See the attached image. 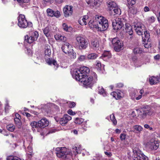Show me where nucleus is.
Listing matches in <instances>:
<instances>
[{
    "label": "nucleus",
    "mask_w": 160,
    "mask_h": 160,
    "mask_svg": "<svg viewBox=\"0 0 160 160\" xmlns=\"http://www.w3.org/2000/svg\"><path fill=\"white\" fill-rule=\"evenodd\" d=\"M7 130L10 132H13L15 129V126L13 124H10L7 126Z\"/></svg>",
    "instance_id": "nucleus-39"
},
{
    "label": "nucleus",
    "mask_w": 160,
    "mask_h": 160,
    "mask_svg": "<svg viewBox=\"0 0 160 160\" xmlns=\"http://www.w3.org/2000/svg\"><path fill=\"white\" fill-rule=\"evenodd\" d=\"M87 58L86 56L84 55H81L78 58V60L82 62L84 61Z\"/></svg>",
    "instance_id": "nucleus-47"
},
{
    "label": "nucleus",
    "mask_w": 160,
    "mask_h": 160,
    "mask_svg": "<svg viewBox=\"0 0 160 160\" xmlns=\"http://www.w3.org/2000/svg\"><path fill=\"white\" fill-rule=\"evenodd\" d=\"M33 37H34V38H36V40L39 36V34L38 32H35L33 34Z\"/></svg>",
    "instance_id": "nucleus-59"
},
{
    "label": "nucleus",
    "mask_w": 160,
    "mask_h": 160,
    "mask_svg": "<svg viewBox=\"0 0 160 160\" xmlns=\"http://www.w3.org/2000/svg\"><path fill=\"white\" fill-rule=\"evenodd\" d=\"M76 80L80 82L84 85L91 87L97 80V75L94 72H92V75L89 77L88 76L82 78L77 77Z\"/></svg>",
    "instance_id": "nucleus-1"
},
{
    "label": "nucleus",
    "mask_w": 160,
    "mask_h": 160,
    "mask_svg": "<svg viewBox=\"0 0 160 160\" xmlns=\"http://www.w3.org/2000/svg\"><path fill=\"white\" fill-rule=\"evenodd\" d=\"M143 44H144V47L146 48H148L151 47L150 43L148 41L147 42V41L143 40Z\"/></svg>",
    "instance_id": "nucleus-42"
},
{
    "label": "nucleus",
    "mask_w": 160,
    "mask_h": 160,
    "mask_svg": "<svg viewBox=\"0 0 160 160\" xmlns=\"http://www.w3.org/2000/svg\"><path fill=\"white\" fill-rule=\"evenodd\" d=\"M82 149L81 145H76L72 148L71 154L72 156H76L78 153H80Z\"/></svg>",
    "instance_id": "nucleus-14"
},
{
    "label": "nucleus",
    "mask_w": 160,
    "mask_h": 160,
    "mask_svg": "<svg viewBox=\"0 0 160 160\" xmlns=\"http://www.w3.org/2000/svg\"><path fill=\"white\" fill-rule=\"evenodd\" d=\"M38 122H36L35 121H33L31 123L30 125L32 128H38L39 126H38Z\"/></svg>",
    "instance_id": "nucleus-45"
},
{
    "label": "nucleus",
    "mask_w": 160,
    "mask_h": 160,
    "mask_svg": "<svg viewBox=\"0 0 160 160\" xmlns=\"http://www.w3.org/2000/svg\"><path fill=\"white\" fill-rule=\"evenodd\" d=\"M142 52V49L139 47L135 48L133 50V52L135 54H140Z\"/></svg>",
    "instance_id": "nucleus-36"
},
{
    "label": "nucleus",
    "mask_w": 160,
    "mask_h": 160,
    "mask_svg": "<svg viewBox=\"0 0 160 160\" xmlns=\"http://www.w3.org/2000/svg\"><path fill=\"white\" fill-rule=\"evenodd\" d=\"M38 123L39 128H44L48 125L49 122L47 119L42 118L38 121Z\"/></svg>",
    "instance_id": "nucleus-17"
},
{
    "label": "nucleus",
    "mask_w": 160,
    "mask_h": 160,
    "mask_svg": "<svg viewBox=\"0 0 160 160\" xmlns=\"http://www.w3.org/2000/svg\"><path fill=\"white\" fill-rule=\"evenodd\" d=\"M76 39L79 45L80 49H85L86 48L88 42L84 38L81 36H78L76 37Z\"/></svg>",
    "instance_id": "nucleus-9"
},
{
    "label": "nucleus",
    "mask_w": 160,
    "mask_h": 160,
    "mask_svg": "<svg viewBox=\"0 0 160 160\" xmlns=\"http://www.w3.org/2000/svg\"><path fill=\"white\" fill-rule=\"evenodd\" d=\"M76 105V103L74 102H71V108H73Z\"/></svg>",
    "instance_id": "nucleus-62"
},
{
    "label": "nucleus",
    "mask_w": 160,
    "mask_h": 160,
    "mask_svg": "<svg viewBox=\"0 0 160 160\" xmlns=\"http://www.w3.org/2000/svg\"><path fill=\"white\" fill-rule=\"evenodd\" d=\"M47 12L48 16L53 17V15H54V11L51 9L48 8L47 9Z\"/></svg>",
    "instance_id": "nucleus-48"
},
{
    "label": "nucleus",
    "mask_w": 160,
    "mask_h": 160,
    "mask_svg": "<svg viewBox=\"0 0 160 160\" xmlns=\"http://www.w3.org/2000/svg\"><path fill=\"white\" fill-rule=\"evenodd\" d=\"M63 12L65 17H69L70 13V5H66L63 8Z\"/></svg>",
    "instance_id": "nucleus-23"
},
{
    "label": "nucleus",
    "mask_w": 160,
    "mask_h": 160,
    "mask_svg": "<svg viewBox=\"0 0 160 160\" xmlns=\"http://www.w3.org/2000/svg\"><path fill=\"white\" fill-rule=\"evenodd\" d=\"M159 144L158 141L152 139L148 142L146 145V147L150 151L156 150L158 148Z\"/></svg>",
    "instance_id": "nucleus-7"
},
{
    "label": "nucleus",
    "mask_w": 160,
    "mask_h": 160,
    "mask_svg": "<svg viewBox=\"0 0 160 160\" xmlns=\"http://www.w3.org/2000/svg\"><path fill=\"white\" fill-rule=\"evenodd\" d=\"M5 131L4 129H0V133H2L3 134L5 135L8 136V134H5Z\"/></svg>",
    "instance_id": "nucleus-61"
},
{
    "label": "nucleus",
    "mask_w": 160,
    "mask_h": 160,
    "mask_svg": "<svg viewBox=\"0 0 160 160\" xmlns=\"http://www.w3.org/2000/svg\"><path fill=\"white\" fill-rule=\"evenodd\" d=\"M35 40H36V38H34L33 37L31 36L29 37L27 35L25 36V41L28 43H32Z\"/></svg>",
    "instance_id": "nucleus-30"
},
{
    "label": "nucleus",
    "mask_w": 160,
    "mask_h": 160,
    "mask_svg": "<svg viewBox=\"0 0 160 160\" xmlns=\"http://www.w3.org/2000/svg\"><path fill=\"white\" fill-rule=\"evenodd\" d=\"M111 95L116 99H119L123 97V94L120 91H117V92H113L111 93Z\"/></svg>",
    "instance_id": "nucleus-18"
},
{
    "label": "nucleus",
    "mask_w": 160,
    "mask_h": 160,
    "mask_svg": "<svg viewBox=\"0 0 160 160\" xmlns=\"http://www.w3.org/2000/svg\"><path fill=\"white\" fill-rule=\"evenodd\" d=\"M114 50L117 52L121 50L123 46V44L121 42L118 38H114L112 41Z\"/></svg>",
    "instance_id": "nucleus-8"
},
{
    "label": "nucleus",
    "mask_w": 160,
    "mask_h": 160,
    "mask_svg": "<svg viewBox=\"0 0 160 160\" xmlns=\"http://www.w3.org/2000/svg\"><path fill=\"white\" fill-rule=\"evenodd\" d=\"M125 27V30L127 33H128L130 35L132 36L133 34V31L131 26L128 23H126Z\"/></svg>",
    "instance_id": "nucleus-24"
},
{
    "label": "nucleus",
    "mask_w": 160,
    "mask_h": 160,
    "mask_svg": "<svg viewBox=\"0 0 160 160\" xmlns=\"http://www.w3.org/2000/svg\"><path fill=\"white\" fill-rule=\"evenodd\" d=\"M145 95L144 90L141 89L139 91V93L138 91H135L130 94V96L132 99H135L137 100H139L142 98V96Z\"/></svg>",
    "instance_id": "nucleus-10"
},
{
    "label": "nucleus",
    "mask_w": 160,
    "mask_h": 160,
    "mask_svg": "<svg viewBox=\"0 0 160 160\" xmlns=\"http://www.w3.org/2000/svg\"><path fill=\"white\" fill-rule=\"evenodd\" d=\"M132 13L133 14H135L137 12V10L136 9H132L131 11Z\"/></svg>",
    "instance_id": "nucleus-63"
},
{
    "label": "nucleus",
    "mask_w": 160,
    "mask_h": 160,
    "mask_svg": "<svg viewBox=\"0 0 160 160\" xmlns=\"http://www.w3.org/2000/svg\"><path fill=\"white\" fill-rule=\"evenodd\" d=\"M97 64L95 66V68L98 70H101V63L99 61H97Z\"/></svg>",
    "instance_id": "nucleus-52"
},
{
    "label": "nucleus",
    "mask_w": 160,
    "mask_h": 160,
    "mask_svg": "<svg viewBox=\"0 0 160 160\" xmlns=\"http://www.w3.org/2000/svg\"><path fill=\"white\" fill-rule=\"evenodd\" d=\"M86 2L88 4H90L91 6H94L97 5L99 1V0H86Z\"/></svg>",
    "instance_id": "nucleus-33"
},
{
    "label": "nucleus",
    "mask_w": 160,
    "mask_h": 160,
    "mask_svg": "<svg viewBox=\"0 0 160 160\" xmlns=\"http://www.w3.org/2000/svg\"><path fill=\"white\" fill-rule=\"evenodd\" d=\"M144 127L147 129H148L149 130L152 131L153 130V128L152 127H150V126L147 124H145L144 125Z\"/></svg>",
    "instance_id": "nucleus-57"
},
{
    "label": "nucleus",
    "mask_w": 160,
    "mask_h": 160,
    "mask_svg": "<svg viewBox=\"0 0 160 160\" xmlns=\"http://www.w3.org/2000/svg\"><path fill=\"white\" fill-rule=\"evenodd\" d=\"M7 160H23L16 156H10L7 158Z\"/></svg>",
    "instance_id": "nucleus-43"
},
{
    "label": "nucleus",
    "mask_w": 160,
    "mask_h": 160,
    "mask_svg": "<svg viewBox=\"0 0 160 160\" xmlns=\"http://www.w3.org/2000/svg\"><path fill=\"white\" fill-rule=\"evenodd\" d=\"M43 32L46 37L48 38H49L50 36L49 33L50 29L48 27H46L43 30Z\"/></svg>",
    "instance_id": "nucleus-37"
},
{
    "label": "nucleus",
    "mask_w": 160,
    "mask_h": 160,
    "mask_svg": "<svg viewBox=\"0 0 160 160\" xmlns=\"http://www.w3.org/2000/svg\"><path fill=\"white\" fill-rule=\"evenodd\" d=\"M44 54L46 62L49 65L53 64L56 67V68H55V69H56L58 67V65L56 61L54 60L48 58L51 54V51L50 46L48 45L45 46Z\"/></svg>",
    "instance_id": "nucleus-4"
},
{
    "label": "nucleus",
    "mask_w": 160,
    "mask_h": 160,
    "mask_svg": "<svg viewBox=\"0 0 160 160\" xmlns=\"http://www.w3.org/2000/svg\"><path fill=\"white\" fill-rule=\"evenodd\" d=\"M126 135L124 133H122L120 135V138L122 141L125 140L126 138Z\"/></svg>",
    "instance_id": "nucleus-54"
},
{
    "label": "nucleus",
    "mask_w": 160,
    "mask_h": 160,
    "mask_svg": "<svg viewBox=\"0 0 160 160\" xmlns=\"http://www.w3.org/2000/svg\"><path fill=\"white\" fill-rule=\"evenodd\" d=\"M84 120L82 118H75L74 122L78 124H80L83 122L82 125V128L86 131L87 130L86 128H87V124L86 123L87 121L84 122Z\"/></svg>",
    "instance_id": "nucleus-16"
},
{
    "label": "nucleus",
    "mask_w": 160,
    "mask_h": 160,
    "mask_svg": "<svg viewBox=\"0 0 160 160\" xmlns=\"http://www.w3.org/2000/svg\"><path fill=\"white\" fill-rule=\"evenodd\" d=\"M113 11L116 14L119 15L121 14V12L120 9L117 7L113 9Z\"/></svg>",
    "instance_id": "nucleus-46"
},
{
    "label": "nucleus",
    "mask_w": 160,
    "mask_h": 160,
    "mask_svg": "<svg viewBox=\"0 0 160 160\" xmlns=\"http://www.w3.org/2000/svg\"><path fill=\"white\" fill-rule=\"evenodd\" d=\"M56 154L58 157L64 159L65 160H67L68 159L69 160V148L65 147H58L56 149Z\"/></svg>",
    "instance_id": "nucleus-3"
},
{
    "label": "nucleus",
    "mask_w": 160,
    "mask_h": 160,
    "mask_svg": "<svg viewBox=\"0 0 160 160\" xmlns=\"http://www.w3.org/2000/svg\"><path fill=\"white\" fill-rule=\"evenodd\" d=\"M88 25L89 27L92 29L95 28L98 31V24L97 21L96 20H90L88 22Z\"/></svg>",
    "instance_id": "nucleus-21"
},
{
    "label": "nucleus",
    "mask_w": 160,
    "mask_h": 160,
    "mask_svg": "<svg viewBox=\"0 0 160 160\" xmlns=\"http://www.w3.org/2000/svg\"><path fill=\"white\" fill-rule=\"evenodd\" d=\"M144 36L142 37V39L143 40L147 41V42L149 41L150 34L148 31H144Z\"/></svg>",
    "instance_id": "nucleus-32"
},
{
    "label": "nucleus",
    "mask_w": 160,
    "mask_h": 160,
    "mask_svg": "<svg viewBox=\"0 0 160 160\" xmlns=\"http://www.w3.org/2000/svg\"><path fill=\"white\" fill-rule=\"evenodd\" d=\"M69 116L67 114L65 115L64 116L60 118L59 120L60 123L62 126L65 125L69 120Z\"/></svg>",
    "instance_id": "nucleus-22"
},
{
    "label": "nucleus",
    "mask_w": 160,
    "mask_h": 160,
    "mask_svg": "<svg viewBox=\"0 0 160 160\" xmlns=\"http://www.w3.org/2000/svg\"><path fill=\"white\" fill-rule=\"evenodd\" d=\"M98 56V55L97 54L91 53L89 54L87 58L88 60H93L96 59Z\"/></svg>",
    "instance_id": "nucleus-34"
},
{
    "label": "nucleus",
    "mask_w": 160,
    "mask_h": 160,
    "mask_svg": "<svg viewBox=\"0 0 160 160\" xmlns=\"http://www.w3.org/2000/svg\"><path fill=\"white\" fill-rule=\"evenodd\" d=\"M144 11L145 12L149 11L150 10L149 8L147 6H146L144 8Z\"/></svg>",
    "instance_id": "nucleus-64"
},
{
    "label": "nucleus",
    "mask_w": 160,
    "mask_h": 160,
    "mask_svg": "<svg viewBox=\"0 0 160 160\" xmlns=\"http://www.w3.org/2000/svg\"><path fill=\"white\" fill-rule=\"evenodd\" d=\"M143 114L142 117H145L147 115L150 116L152 115L153 113V111L151 110L149 107H147L143 109Z\"/></svg>",
    "instance_id": "nucleus-19"
},
{
    "label": "nucleus",
    "mask_w": 160,
    "mask_h": 160,
    "mask_svg": "<svg viewBox=\"0 0 160 160\" xmlns=\"http://www.w3.org/2000/svg\"><path fill=\"white\" fill-rule=\"evenodd\" d=\"M10 108V107L9 106L8 102H7V103L5 105V112H7Z\"/></svg>",
    "instance_id": "nucleus-56"
},
{
    "label": "nucleus",
    "mask_w": 160,
    "mask_h": 160,
    "mask_svg": "<svg viewBox=\"0 0 160 160\" xmlns=\"http://www.w3.org/2000/svg\"><path fill=\"white\" fill-rule=\"evenodd\" d=\"M101 57L104 60H106L111 57V53L109 51H105L103 53Z\"/></svg>",
    "instance_id": "nucleus-26"
},
{
    "label": "nucleus",
    "mask_w": 160,
    "mask_h": 160,
    "mask_svg": "<svg viewBox=\"0 0 160 160\" xmlns=\"http://www.w3.org/2000/svg\"><path fill=\"white\" fill-rule=\"evenodd\" d=\"M116 85V87H117L120 88L122 87L123 86V85L122 83H119L117 84Z\"/></svg>",
    "instance_id": "nucleus-60"
},
{
    "label": "nucleus",
    "mask_w": 160,
    "mask_h": 160,
    "mask_svg": "<svg viewBox=\"0 0 160 160\" xmlns=\"http://www.w3.org/2000/svg\"><path fill=\"white\" fill-rule=\"evenodd\" d=\"M133 60L135 64L137 67H140L144 64H146V63L144 61V59L142 58H138L134 57L133 58Z\"/></svg>",
    "instance_id": "nucleus-15"
},
{
    "label": "nucleus",
    "mask_w": 160,
    "mask_h": 160,
    "mask_svg": "<svg viewBox=\"0 0 160 160\" xmlns=\"http://www.w3.org/2000/svg\"><path fill=\"white\" fill-rule=\"evenodd\" d=\"M18 25L21 28H25L27 27H30L32 26L31 22H27L24 15L20 14L18 17Z\"/></svg>",
    "instance_id": "nucleus-6"
},
{
    "label": "nucleus",
    "mask_w": 160,
    "mask_h": 160,
    "mask_svg": "<svg viewBox=\"0 0 160 160\" xmlns=\"http://www.w3.org/2000/svg\"><path fill=\"white\" fill-rule=\"evenodd\" d=\"M92 45L94 47L96 48L99 47L98 41L97 40H95L92 42Z\"/></svg>",
    "instance_id": "nucleus-44"
},
{
    "label": "nucleus",
    "mask_w": 160,
    "mask_h": 160,
    "mask_svg": "<svg viewBox=\"0 0 160 160\" xmlns=\"http://www.w3.org/2000/svg\"><path fill=\"white\" fill-rule=\"evenodd\" d=\"M124 24L121 21V19L116 18L112 22L113 29L116 32L120 30L123 26Z\"/></svg>",
    "instance_id": "nucleus-11"
},
{
    "label": "nucleus",
    "mask_w": 160,
    "mask_h": 160,
    "mask_svg": "<svg viewBox=\"0 0 160 160\" xmlns=\"http://www.w3.org/2000/svg\"><path fill=\"white\" fill-rule=\"evenodd\" d=\"M110 119L111 121L113 122L114 125H116L117 123V121L115 118V117L114 114H112L110 116Z\"/></svg>",
    "instance_id": "nucleus-41"
},
{
    "label": "nucleus",
    "mask_w": 160,
    "mask_h": 160,
    "mask_svg": "<svg viewBox=\"0 0 160 160\" xmlns=\"http://www.w3.org/2000/svg\"><path fill=\"white\" fill-rule=\"evenodd\" d=\"M108 7L110 10H112L117 6L116 3L113 1H108L107 2Z\"/></svg>",
    "instance_id": "nucleus-25"
},
{
    "label": "nucleus",
    "mask_w": 160,
    "mask_h": 160,
    "mask_svg": "<svg viewBox=\"0 0 160 160\" xmlns=\"http://www.w3.org/2000/svg\"><path fill=\"white\" fill-rule=\"evenodd\" d=\"M54 38L57 40H59L65 42L66 40V38L64 36H62L59 34H57L54 36Z\"/></svg>",
    "instance_id": "nucleus-31"
},
{
    "label": "nucleus",
    "mask_w": 160,
    "mask_h": 160,
    "mask_svg": "<svg viewBox=\"0 0 160 160\" xmlns=\"http://www.w3.org/2000/svg\"><path fill=\"white\" fill-rule=\"evenodd\" d=\"M142 127L140 125H136L133 127V132L135 133L140 132L142 130Z\"/></svg>",
    "instance_id": "nucleus-29"
},
{
    "label": "nucleus",
    "mask_w": 160,
    "mask_h": 160,
    "mask_svg": "<svg viewBox=\"0 0 160 160\" xmlns=\"http://www.w3.org/2000/svg\"><path fill=\"white\" fill-rule=\"evenodd\" d=\"M62 27L63 29L66 31H68V29L69 27H68L67 25L65 23H64L62 24Z\"/></svg>",
    "instance_id": "nucleus-55"
},
{
    "label": "nucleus",
    "mask_w": 160,
    "mask_h": 160,
    "mask_svg": "<svg viewBox=\"0 0 160 160\" xmlns=\"http://www.w3.org/2000/svg\"><path fill=\"white\" fill-rule=\"evenodd\" d=\"M133 152L134 154L133 157V160H148V158L143 154L141 153L139 151H137L134 148L133 149Z\"/></svg>",
    "instance_id": "nucleus-12"
},
{
    "label": "nucleus",
    "mask_w": 160,
    "mask_h": 160,
    "mask_svg": "<svg viewBox=\"0 0 160 160\" xmlns=\"http://www.w3.org/2000/svg\"><path fill=\"white\" fill-rule=\"evenodd\" d=\"M53 13L54 15H53V17L54 16L57 18H58L61 16L60 12L58 10L54 11Z\"/></svg>",
    "instance_id": "nucleus-51"
},
{
    "label": "nucleus",
    "mask_w": 160,
    "mask_h": 160,
    "mask_svg": "<svg viewBox=\"0 0 160 160\" xmlns=\"http://www.w3.org/2000/svg\"><path fill=\"white\" fill-rule=\"evenodd\" d=\"M88 19L89 17L88 15H85L80 18L78 22L81 25H86L89 21Z\"/></svg>",
    "instance_id": "nucleus-20"
},
{
    "label": "nucleus",
    "mask_w": 160,
    "mask_h": 160,
    "mask_svg": "<svg viewBox=\"0 0 160 160\" xmlns=\"http://www.w3.org/2000/svg\"><path fill=\"white\" fill-rule=\"evenodd\" d=\"M95 19L99 23L98 31H103L107 29L108 27V20L104 17L101 16L96 15Z\"/></svg>",
    "instance_id": "nucleus-5"
},
{
    "label": "nucleus",
    "mask_w": 160,
    "mask_h": 160,
    "mask_svg": "<svg viewBox=\"0 0 160 160\" xmlns=\"http://www.w3.org/2000/svg\"><path fill=\"white\" fill-rule=\"evenodd\" d=\"M69 43H66L64 44L62 48L63 52L65 53L69 54V53L70 49L69 48Z\"/></svg>",
    "instance_id": "nucleus-28"
},
{
    "label": "nucleus",
    "mask_w": 160,
    "mask_h": 160,
    "mask_svg": "<svg viewBox=\"0 0 160 160\" xmlns=\"http://www.w3.org/2000/svg\"><path fill=\"white\" fill-rule=\"evenodd\" d=\"M136 1V0H127L128 4L132 6L135 3Z\"/></svg>",
    "instance_id": "nucleus-53"
},
{
    "label": "nucleus",
    "mask_w": 160,
    "mask_h": 160,
    "mask_svg": "<svg viewBox=\"0 0 160 160\" xmlns=\"http://www.w3.org/2000/svg\"><path fill=\"white\" fill-rule=\"evenodd\" d=\"M99 90V93L101 94H102V95L105 97L107 96V94L106 92H105L104 90V88L102 87H99L98 88Z\"/></svg>",
    "instance_id": "nucleus-40"
},
{
    "label": "nucleus",
    "mask_w": 160,
    "mask_h": 160,
    "mask_svg": "<svg viewBox=\"0 0 160 160\" xmlns=\"http://www.w3.org/2000/svg\"><path fill=\"white\" fill-rule=\"evenodd\" d=\"M147 19V21L149 23H153L155 21V18L153 16L148 17Z\"/></svg>",
    "instance_id": "nucleus-49"
},
{
    "label": "nucleus",
    "mask_w": 160,
    "mask_h": 160,
    "mask_svg": "<svg viewBox=\"0 0 160 160\" xmlns=\"http://www.w3.org/2000/svg\"><path fill=\"white\" fill-rule=\"evenodd\" d=\"M134 29L137 33L139 35H142L144 31V27L140 22H138L134 25Z\"/></svg>",
    "instance_id": "nucleus-13"
},
{
    "label": "nucleus",
    "mask_w": 160,
    "mask_h": 160,
    "mask_svg": "<svg viewBox=\"0 0 160 160\" xmlns=\"http://www.w3.org/2000/svg\"><path fill=\"white\" fill-rule=\"evenodd\" d=\"M14 121L15 124L18 128H21L22 123L20 121V119L14 118Z\"/></svg>",
    "instance_id": "nucleus-38"
},
{
    "label": "nucleus",
    "mask_w": 160,
    "mask_h": 160,
    "mask_svg": "<svg viewBox=\"0 0 160 160\" xmlns=\"http://www.w3.org/2000/svg\"><path fill=\"white\" fill-rule=\"evenodd\" d=\"M76 57V53L74 52L73 49L71 51V59H74Z\"/></svg>",
    "instance_id": "nucleus-50"
},
{
    "label": "nucleus",
    "mask_w": 160,
    "mask_h": 160,
    "mask_svg": "<svg viewBox=\"0 0 160 160\" xmlns=\"http://www.w3.org/2000/svg\"><path fill=\"white\" fill-rule=\"evenodd\" d=\"M32 144L31 142L30 143L29 146L27 148V151L28 152V153L27 154L28 155V156L29 158L31 157L32 155Z\"/></svg>",
    "instance_id": "nucleus-35"
},
{
    "label": "nucleus",
    "mask_w": 160,
    "mask_h": 160,
    "mask_svg": "<svg viewBox=\"0 0 160 160\" xmlns=\"http://www.w3.org/2000/svg\"><path fill=\"white\" fill-rule=\"evenodd\" d=\"M105 154L107 155L108 157H110L112 156V154L111 152L108 151H105L104 152Z\"/></svg>",
    "instance_id": "nucleus-58"
},
{
    "label": "nucleus",
    "mask_w": 160,
    "mask_h": 160,
    "mask_svg": "<svg viewBox=\"0 0 160 160\" xmlns=\"http://www.w3.org/2000/svg\"><path fill=\"white\" fill-rule=\"evenodd\" d=\"M90 70L87 67L83 66L80 68L78 69H76L72 74V77L75 79L77 77L79 78L87 76V74L89 72Z\"/></svg>",
    "instance_id": "nucleus-2"
},
{
    "label": "nucleus",
    "mask_w": 160,
    "mask_h": 160,
    "mask_svg": "<svg viewBox=\"0 0 160 160\" xmlns=\"http://www.w3.org/2000/svg\"><path fill=\"white\" fill-rule=\"evenodd\" d=\"M149 82L151 84H154L159 82L158 77L152 76L150 77L149 79Z\"/></svg>",
    "instance_id": "nucleus-27"
}]
</instances>
